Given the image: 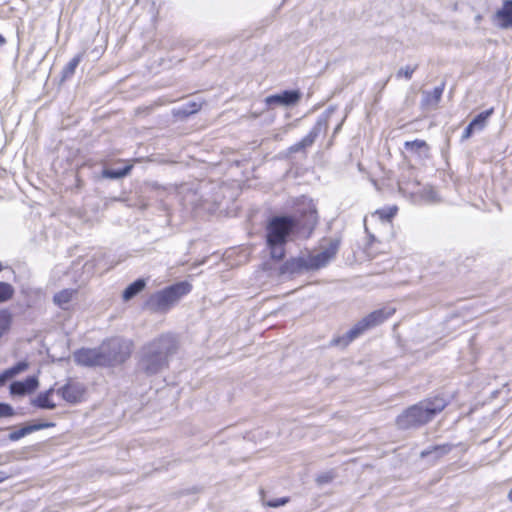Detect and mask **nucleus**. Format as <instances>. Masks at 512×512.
<instances>
[{
	"label": "nucleus",
	"instance_id": "obj_27",
	"mask_svg": "<svg viewBox=\"0 0 512 512\" xmlns=\"http://www.w3.org/2000/svg\"><path fill=\"white\" fill-rule=\"evenodd\" d=\"M396 212V207H390L387 209L377 210L375 214L378 215L381 220L390 221L395 216Z\"/></svg>",
	"mask_w": 512,
	"mask_h": 512
},
{
	"label": "nucleus",
	"instance_id": "obj_12",
	"mask_svg": "<svg viewBox=\"0 0 512 512\" xmlns=\"http://www.w3.org/2000/svg\"><path fill=\"white\" fill-rule=\"evenodd\" d=\"M39 385L35 376H29L24 381H15L10 385V393L12 395H25L33 392Z\"/></svg>",
	"mask_w": 512,
	"mask_h": 512
},
{
	"label": "nucleus",
	"instance_id": "obj_14",
	"mask_svg": "<svg viewBox=\"0 0 512 512\" xmlns=\"http://www.w3.org/2000/svg\"><path fill=\"white\" fill-rule=\"evenodd\" d=\"M404 148L413 154H417L419 157L428 158L429 157V145L424 140L416 139L413 141H406L404 143Z\"/></svg>",
	"mask_w": 512,
	"mask_h": 512
},
{
	"label": "nucleus",
	"instance_id": "obj_4",
	"mask_svg": "<svg viewBox=\"0 0 512 512\" xmlns=\"http://www.w3.org/2000/svg\"><path fill=\"white\" fill-rule=\"evenodd\" d=\"M445 406L446 402L441 397L422 401L399 415L397 417V425L401 429H409L423 425L429 422L437 413L441 412Z\"/></svg>",
	"mask_w": 512,
	"mask_h": 512
},
{
	"label": "nucleus",
	"instance_id": "obj_15",
	"mask_svg": "<svg viewBox=\"0 0 512 512\" xmlns=\"http://www.w3.org/2000/svg\"><path fill=\"white\" fill-rule=\"evenodd\" d=\"M52 426H54L53 423H38V424L26 425L16 431H13L12 433H10L9 439L11 441H17L34 431L52 427Z\"/></svg>",
	"mask_w": 512,
	"mask_h": 512
},
{
	"label": "nucleus",
	"instance_id": "obj_28",
	"mask_svg": "<svg viewBox=\"0 0 512 512\" xmlns=\"http://www.w3.org/2000/svg\"><path fill=\"white\" fill-rule=\"evenodd\" d=\"M417 69V65L415 66H405V67H402L398 70L396 76L397 78H401V77H404L406 78L407 80L411 79L414 71Z\"/></svg>",
	"mask_w": 512,
	"mask_h": 512
},
{
	"label": "nucleus",
	"instance_id": "obj_7",
	"mask_svg": "<svg viewBox=\"0 0 512 512\" xmlns=\"http://www.w3.org/2000/svg\"><path fill=\"white\" fill-rule=\"evenodd\" d=\"M132 342L120 337L104 341L100 347L105 366L117 365L125 362L131 355Z\"/></svg>",
	"mask_w": 512,
	"mask_h": 512
},
{
	"label": "nucleus",
	"instance_id": "obj_11",
	"mask_svg": "<svg viewBox=\"0 0 512 512\" xmlns=\"http://www.w3.org/2000/svg\"><path fill=\"white\" fill-rule=\"evenodd\" d=\"M301 94L297 90H285L282 93L270 95L266 98L268 105H293L299 101Z\"/></svg>",
	"mask_w": 512,
	"mask_h": 512
},
{
	"label": "nucleus",
	"instance_id": "obj_20",
	"mask_svg": "<svg viewBox=\"0 0 512 512\" xmlns=\"http://www.w3.org/2000/svg\"><path fill=\"white\" fill-rule=\"evenodd\" d=\"M76 292L77 291L75 289L61 290L60 292H58L54 295L55 304H57L62 309H66L67 305L70 303V301L72 300V298H73L74 294H76Z\"/></svg>",
	"mask_w": 512,
	"mask_h": 512
},
{
	"label": "nucleus",
	"instance_id": "obj_22",
	"mask_svg": "<svg viewBox=\"0 0 512 512\" xmlns=\"http://www.w3.org/2000/svg\"><path fill=\"white\" fill-rule=\"evenodd\" d=\"M145 281L143 279H137L124 290L123 292V299L125 301H129L134 296H136L138 293H140L145 288Z\"/></svg>",
	"mask_w": 512,
	"mask_h": 512
},
{
	"label": "nucleus",
	"instance_id": "obj_35",
	"mask_svg": "<svg viewBox=\"0 0 512 512\" xmlns=\"http://www.w3.org/2000/svg\"><path fill=\"white\" fill-rule=\"evenodd\" d=\"M5 43V38L0 34V45Z\"/></svg>",
	"mask_w": 512,
	"mask_h": 512
},
{
	"label": "nucleus",
	"instance_id": "obj_17",
	"mask_svg": "<svg viewBox=\"0 0 512 512\" xmlns=\"http://www.w3.org/2000/svg\"><path fill=\"white\" fill-rule=\"evenodd\" d=\"M28 367L29 364L26 361H20L13 367L4 370L2 373H0V387L4 386L9 379L13 378L21 372L26 371Z\"/></svg>",
	"mask_w": 512,
	"mask_h": 512
},
{
	"label": "nucleus",
	"instance_id": "obj_8",
	"mask_svg": "<svg viewBox=\"0 0 512 512\" xmlns=\"http://www.w3.org/2000/svg\"><path fill=\"white\" fill-rule=\"evenodd\" d=\"M85 393V385L77 381H68L57 390V394L60 395L64 401L73 405L82 402Z\"/></svg>",
	"mask_w": 512,
	"mask_h": 512
},
{
	"label": "nucleus",
	"instance_id": "obj_13",
	"mask_svg": "<svg viewBox=\"0 0 512 512\" xmlns=\"http://www.w3.org/2000/svg\"><path fill=\"white\" fill-rule=\"evenodd\" d=\"M495 20L502 28L512 27V0H505L501 9L495 13Z\"/></svg>",
	"mask_w": 512,
	"mask_h": 512
},
{
	"label": "nucleus",
	"instance_id": "obj_25",
	"mask_svg": "<svg viewBox=\"0 0 512 512\" xmlns=\"http://www.w3.org/2000/svg\"><path fill=\"white\" fill-rule=\"evenodd\" d=\"M80 62H81V55L74 56L63 68L62 78L68 79V78L72 77Z\"/></svg>",
	"mask_w": 512,
	"mask_h": 512
},
{
	"label": "nucleus",
	"instance_id": "obj_1",
	"mask_svg": "<svg viewBox=\"0 0 512 512\" xmlns=\"http://www.w3.org/2000/svg\"><path fill=\"white\" fill-rule=\"evenodd\" d=\"M318 221L317 210L312 203L300 211L299 216H275L266 228V241L271 258L282 260L285 256V245L292 233L308 238Z\"/></svg>",
	"mask_w": 512,
	"mask_h": 512
},
{
	"label": "nucleus",
	"instance_id": "obj_2",
	"mask_svg": "<svg viewBox=\"0 0 512 512\" xmlns=\"http://www.w3.org/2000/svg\"><path fill=\"white\" fill-rule=\"evenodd\" d=\"M177 350V338L170 333L162 334L141 348L139 368L147 375L158 374L168 367Z\"/></svg>",
	"mask_w": 512,
	"mask_h": 512
},
{
	"label": "nucleus",
	"instance_id": "obj_19",
	"mask_svg": "<svg viewBox=\"0 0 512 512\" xmlns=\"http://www.w3.org/2000/svg\"><path fill=\"white\" fill-rule=\"evenodd\" d=\"M453 448V445L451 444H442V445H436L431 448H428L426 450H423L420 453L421 458L428 457L432 455L435 460L441 458L442 456L448 454Z\"/></svg>",
	"mask_w": 512,
	"mask_h": 512
},
{
	"label": "nucleus",
	"instance_id": "obj_24",
	"mask_svg": "<svg viewBox=\"0 0 512 512\" xmlns=\"http://www.w3.org/2000/svg\"><path fill=\"white\" fill-rule=\"evenodd\" d=\"M132 169V165H126L121 169H104L102 176L109 179H120L127 176Z\"/></svg>",
	"mask_w": 512,
	"mask_h": 512
},
{
	"label": "nucleus",
	"instance_id": "obj_21",
	"mask_svg": "<svg viewBox=\"0 0 512 512\" xmlns=\"http://www.w3.org/2000/svg\"><path fill=\"white\" fill-rule=\"evenodd\" d=\"M12 322V313L8 309H0V339L10 331Z\"/></svg>",
	"mask_w": 512,
	"mask_h": 512
},
{
	"label": "nucleus",
	"instance_id": "obj_23",
	"mask_svg": "<svg viewBox=\"0 0 512 512\" xmlns=\"http://www.w3.org/2000/svg\"><path fill=\"white\" fill-rule=\"evenodd\" d=\"M494 109L490 108L486 111H483L479 113L471 122L470 124L475 128L476 131H482L486 124L488 118L493 114Z\"/></svg>",
	"mask_w": 512,
	"mask_h": 512
},
{
	"label": "nucleus",
	"instance_id": "obj_18",
	"mask_svg": "<svg viewBox=\"0 0 512 512\" xmlns=\"http://www.w3.org/2000/svg\"><path fill=\"white\" fill-rule=\"evenodd\" d=\"M444 90V84L435 87L432 91L423 92V105L428 107H436L441 100Z\"/></svg>",
	"mask_w": 512,
	"mask_h": 512
},
{
	"label": "nucleus",
	"instance_id": "obj_10",
	"mask_svg": "<svg viewBox=\"0 0 512 512\" xmlns=\"http://www.w3.org/2000/svg\"><path fill=\"white\" fill-rule=\"evenodd\" d=\"M327 126V120L325 118H319L309 133L301 141L295 143L289 148V152L297 153L312 146L322 130H325Z\"/></svg>",
	"mask_w": 512,
	"mask_h": 512
},
{
	"label": "nucleus",
	"instance_id": "obj_37",
	"mask_svg": "<svg viewBox=\"0 0 512 512\" xmlns=\"http://www.w3.org/2000/svg\"><path fill=\"white\" fill-rule=\"evenodd\" d=\"M341 128V124H339L336 128H335V133Z\"/></svg>",
	"mask_w": 512,
	"mask_h": 512
},
{
	"label": "nucleus",
	"instance_id": "obj_6",
	"mask_svg": "<svg viewBox=\"0 0 512 512\" xmlns=\"http://www.w3.org/2000/svg\"><path fill=\"white\" fill-rule=\"evenodd\" d=\"M394 309H378L367 316H365L363 319L358 321L343 337L337 338L333 340V343L335 345H342L347 346L349 343H351L354 339L359 337L361 334H363L366 330L375 327L382 322H384L386 319H388L393 313Z\"/></svg>",
	"mask_w": 512,
	"mask_h": 512
},
{
	"label": "nucleus",
	"instance_id": "obj_16",
	"mask_svg": "<svg viewBox=\"0 0 512 512\" xmlns=\"http://www.w3.org/2000/svg\"><path fill=\"white\" fill-rule=\"evenodd\" d=\"M53 392L54 389L50 388L45 392L39 393L36 398L31 400V404L41 409L52 410L56 408V404L51 400V395L53 394Z\"/></svg>",
	"mask_w": 512,
	"mask_h": 512
},
{
	"label": "nucleus",
	"instance_id": "obj_5",
	"mask_svg": "<svg viewBox=\"0 0 512 512\" xmlns=\"http://www.w3.org/2000/svg\"><path fill=\"white\" fill-rule=\"evenodd\" d=\"M191 289L190 283L186 281L178 282L152 294L146 301L145 306L153 313H166Z\"/></svg>",
	"mask_w": 512,
	"mask_h": 512
},
{
	"label": "nucleus",
	"instance_id": "obj_38",
	"mask_svg": "<svg viewBox=\"0 0 512 512\" xmlns=\"http://www.w3.org/2000/svg\"><path fill=\"white\" fill-rule=\"evenodd\" d=\"M2 268H3V267H2V264L0 263V271L2 270Z\"/></svg>",
	"mask_w": 512,
	"mask_h": 512
},
{
	"label": "nucleus",
	"instance_id": "obj_31",
	"mask_svg": "<svg viewBox=\"0 0 512 512\" xmlns=\"http://www.w3.org/2000/svg\"><path fill=\"white\" fill-rule=\"evenodd\" d=\"M288 502V498H278L273 501L267 502V506L269 507H280L285 505Z\"/></svg>",
	"mask_w": 512,
	"mask_h": 512
},
{
	"label": "nucleus",
	"instance_id": "obj_3",
	"mask_svg": "<svg viewBox=\"0 0 512 512\" xmlns=\"http://www.w3.org/2000/svg\"><path fill=\"white\" fill-rule=\"evenodd\" d=\"M340 240L337 238L327 240L321 245V251L312 254L302 253L297 257L288 259L280 268L281 274H301L308 271H316L326 267L337 255Z\"/></svg>",
	"mask_w": 512,
	"mask_h": 512
},
{
	"label": "nucleus",
	"instance_id": "obj_36",
	"mask_svg": "<svg viewBox=\"0 0 512 512\" xmlns=\"http://www.w3.org/2000/svg\"><path fill=\"white\" fill-rule=\"evenodd\" d=\"M508 499H509L510 501H512V489H511V490H510V492L508 493Z\"/></svg>",
	"mask_w": 512,
	"mask_h": 512
},
{
	"label": "nucleus",
	"instance_id": "obj_34",
	"mask_svg": "<svg viewBox=\"0 0 512 512\" xmlns=\"http://www.w3.org/2000/svg\"><path fill=\"white\" fill-rule=\"evenodd\" d=\"M8 477H9V475L6 472L0 471V483L5 481L6 479H8Z\"/></svg>",
	"mask_w": 512,
	"mask_h": 512
},
{
	"label": "nucleus",
	"instance_id": "obj_33",
	"mask_svg": "<svg viewBox=\"0 0 512 512\" xmlns=\"http://www.w3.org/2000/svg\"><path fill=\"white\" fill-rule=\"evenodd\" d=\"M189 107L187 109L184 110V113L186 114H192V113H195L199 110L200 108V105L197 104L196 102H191L188 104Z\"/></svg>",
	"mask_w": 512,
	"mask_h": 512
},
{
	"label": "nucleus",
	"instance_id": "obj_30",
	"mask_svg": "<svg viewBox=\"0 0 512 512\" xmlns=\"http://www.w3.org/2000/svg\"><path fill=\"white\" fill-rule=\"evenodd\" d=\"M14 415L12 406L6 403H0V417H11Z\"/></svg>",
	"mask_w": 512,
	"mask_h": 512
},
{
	"label": "nucleus",
	"instance_id": "obj_32",
	"mask_svg": "<svg viewBox=\"0 0 512 512\" xmlns=\"http://www.w3.org/2000/svg\"><path fill=\"white\" fill-rule=\"evenodd\" d=\"M474 131H476L475 128L469 123L462 134V140L464 141L469 139Z\"/></svg>",
	"mask_w": 512,
	"mask_h": 512
},
{
	"label": "nucleus",
	"instance_id": "obj_26",
	"mask_svg": "<svg viewBox=\"0 0 512 512\" xmlns=\"http://www.w3.org/2000/svg\"><path fill=\"white\" fill-rule=\"evenodd\" d=\"M14 295V288L7 282H0V303L7 302Z\"/></svg>",
	"mask_w": 512,
	"mask_h": 512
},
{
	"label": "nucleus",
	"instance_id": "obj_29",
	"mask_svg": "<svg viewBox=\"0 0 512 512\" xmlns=\"http://www.w3.org/2000/svg\"><path fill=\"white\" fill-rule=\"evenodd\" d=\"M334 477L335 474L332 471L324 472L316 477V482L318 485L328 484L334 479Z\"/></svg>",
	"mask_w": 512,
	"mask_h": 512
},
{
	"label": "nucleus",
	"instance_id": "obj_9",
	"mask_svg": "<svg viewBox=\"0 0 512 512\" xmlns=\"http://www.w3.org/2000/svg\"><path fill=\"white\" fill-rule=\"evenodd\" d=\"M101 347L82 348L74 353L76 363L83 366H105Z\"/></svg>",
	"mask_w": 512,
	"mask_h": 512
}]
</instances>
